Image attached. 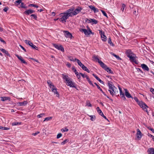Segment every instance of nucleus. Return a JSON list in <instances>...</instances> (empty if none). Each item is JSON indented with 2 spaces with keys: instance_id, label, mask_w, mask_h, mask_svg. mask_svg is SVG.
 Masks as SVG:
<instances>
[{
  "instance_id": "4",
  "label": "nucleus",
  "mask_w": 154,
  "mask_h": 154,
  "mask_svg": "<svg viewBox=\"0 0 154 154\" xmlns=\"http://www.w3.org/2000/svg\"><path fill=\"white\" fill-rule=\"evenodd\" d=\"M129 60L132 63H134L136 64H138V60H137L136 58H137L135 54L134 55L130 56L129 57Z\"/></svg>"
},
{
  "instance_id": "64",
  "label": "nucleus",
  "mask_w": 154,
  "mask_h": 154,
  "mask_svg": "<svg viewBox=\"0 0 154 154\" xmlns=\"http://www.w3.org/2000/svg\"><path fill=\"white\" fill-rule=\"evenodd\" d=\"M150 91L153 94H154V89L151 88L150 89Z\"/></svg>"
},
{
  "instance_id": "61",
  "label": "nucleus",
  "mask_w": 154,
  "mask_h": 154,
  "mask_svg": "<svg viewBox=\"0 0 154 154\" xmlns=\"http://www.w3.org/2000/svg\"><path fill=\"white\" fill-rule=\"evenodd\" d=\"M133 99L137 103L139 102L137 97H135L133 98Z\"/></svg>"
},
{
  "instance_id": "38",
  "label": "nucleus",
  "mask_w": 154,
  "mask_h": 154,
  "mask_svg": "<svg viewBox=\"0 0 154 154\" xmlns=\"http://www.w3.org/2000/svg\"><path fill=\"white\" fill-rule=\"evenodd\" d=\"M0 129H2V130H8L10 129V128H9L5 127L0 126Z\"/></svg>"
},
{
  "instance_id": "22",
  "label": "nucleus",
  "mask_w": 154,
  "mask_h": 154,
  "mask_svg": "<svg viewBox=\"0 0 154 154\" xmlns=\"http://www.w3.org/2000/svg\"><path fill=\"white\" fill-rule=\"evenodd\" d=\"M118 88H119V91H120V95L121 97H124L125 94H124V93L123 92L121 88L119 86H118Z\"/></svg>"
},
{
  "instance_id": "55",
  "label": "nucleus",
  "mask_w": 154,
  "mask_h": 154,
  "mask_svg": "<svg viewBox=\"0 0 154 154\" xmlns=\"http://www.w3.org/2000/svg\"><path fill=\"white\" fill-rule=\"evenodd\" d=\"M45 114L44 113H41L40 114L38 115L37 116V117L38 118H40L42 117L43 116H44Z\"/></svg>"
},
{
  "instance_id": "51",
  "label": "nucleus",
  "mask_w": 154,
  "mask_h": 154,
  "mask_svg": "<svg viewBox=\"0 0 154 154\" xmlns=\"http://www.w3.org/2000/svg\"><path fill=\"white\" fill-rule=\"evenodd\" d=\"M86 104L88 106H90V107L92 106L91 104L90 103V102L89 101H86Z\"/></svg>"
},
{
  "instance_id": "46",
  "label": "nucleus",
  "mask_w": 154,
  "mask_h": 154,
  "mask_svg": "<svg viewBox=\"0 0 154 154\" xmlns=\"http://www.w3.org/2000/svg\"><path fill=\"white\" fill-rule=\"evenodd\" d=\"M30 16L33 17L34 19L35 20H37V17L36 15L35 14H32L30 15Z\"/></svg>"
},
{
  "instance_id": "43",
  "label": "nucleus",
  "mask_w": 154,
  "mask_h": 154,
  "mask_svg": "<svg viewBox=\"0 0 154 154\" xmlns=\"http://www.w3.org/2000/svg\"><path fill=\"white\" fill-rule=\"evenodd\" d=\"M76 76V77H77L78 78V79L79 80H80L81 79V75L79 73V72H78V73H77L76 74H75Z\"/></svg>"
},
{
  "instance_id": "57",
  "label": "nucleus",
  "mask_w": 154,
  "mask_h": 154,
  "mask_svg": "<svg viewBox=\"0 0 154 154\" xmlns=\"http://www.w3.org/2000/svg\"><path fill=\"white\" fill-rule=\"evenodd\" d=\"M68 142V140H67V139H66L64 141H63V142H62L61 143V145H64V144L66 143H67V142Z\"/></svg>"
},
{
  "instance_id": "19",
  "label": "nucleus",
  "mask_w": 154,
  "mask_h": 154,
  "mask_svg": "<svg viewBox=\"0 0 154 154\" xmlns=\"http://www.w3.org/2000/svg\"><path fill=\"white\" fill-rule=\"evenodd\" d=\"M147 152L149 154H154V149L151 148L148 149L147 150Z\"/></svg>"
},
{
  "instance_id": "62",
  "label": "nucleus",
  "mask_w": 154,
  "mask_h": 154,
  "mask_svg": "<svg viewBox=\"0 0 154 154\" xmlns=\"http://www.w3.org/2000/svg\"><path fill=\"white\" fill-rule=\"evenodd\" d=\"M19 46L20 47V48L24 51H25V52H26V50L21 45H20Z\"/></svg>"
},
{
  "instance_id": "26",
  "label": "nucleus",
  "mask_w": 154,
  "mask_h": 154,
  "mask_svg": "<svg viewBox=\"0 0 154 154\" xmlns=\"http://www.w3.org/2000/svg\"><path fill=\"white\" fill-rule=\"evenodd\" d=\"M68 58L70 61L73 62L77 61L76 59H77L76 58H75L74 59L72 57L70 56H68Z\"/></svg>"
},
{
  "instance_id": "36",
  "label": "nucleus",
  "mask_w": 154,
  "mask_h": 154,
  "mask_svg": "<svg viewBox=\"0 0 154 154\" xmlns=\"http://www.w3.org/2000/svg\"><path fill=\"white\" fill-rule=\"evenodd\" d=\"M29 46H30L33 49H35L37 50H38L37 49V47L35 45H34L32 42H31Z\"/></svg>"
},
{
  "instance_id": "17",
  "label": "nucleus",
  "mask_w": 154,
  "mask_h": 154,
  "mask_svg": "<svg viewBox=\"0 0 154 154\" xmlns=\"http://www.w3.org/2000/svg\"><path fill=\"white\" fill-rule=\"evenodd\" d=\"M125 95L126 97L128 98H131L132 99L133 98V97L131 96V94L128 92L127 89H125Z\"/></svg>"
},
{
  "instance_id": "13",
  "label": "nucleus",
  "mask_w": 154,
  "mask_h": 154,
  "mask_svg": "<svg viewBox=\"0 0 154 154\" xmlns=\"http://www.w3.org/2000/svg\"><path fill=\"white\" fill-rule=\"evenodd\" d=\"M137 137L139 140H140L142 137V133L140 130L137 129Z\"/></svg>"
},
{
  "instance_id": "20",
  "label": "nucleus",
  "mask_w": 154,
  "mask_h": 154,
  "mask_svg": "<svg viewBox=\"0 0 154 154\" xmlns=\"http://www.w3.org/2000/svg\"><path fill=\"white\" fill-rule=\"evenodd\" d=\"M0 50H1L2 52L5 53L8 56H10V55L8 51L5 49L2 48H0Z\"/></svg>"
},
{
  "instance_id": "34",
  "label": "nucleus",
  "mask_w": 154,
  "mask_h": 154,
  "mask_svg": "<svg viewBox=\"0 0 154 154\" xmlns=\"http://www.w3.org/2000/svg\"><path fill=\"white\" fill-rule=\"evenodd\" d=\"M87 27L88 28V35H89L91 34L94 35V33L92 32L91 29L88 27V26H87Z\"/></svg>"
},
{
  "instance_id": "11",
  "label": "nucleus",
  "mask_w": 154,
  "mask_h": 154,
  "mask_svg": "<svg viewBox=\"0 0 154 154\" xmlns=\"http://www.w3.org/2000/svg\"><path fill=\"white\" fill-rule=\"evenodd\" d=\"M125 54L128 57H129L130 56H131L134 54L130 49H128L126 50Z\"/></svg>"
},
{
  "instance_id": "32",
  "label": "nucleus",
  "mask_w": 154,
  "mask_h": 154,
  "mask_svg": "<svg viewBox=\"0 0 154 154\" xmlns=\"http://www.w3.org/2000/svg\"><path fill=\"white\" fill-rule=\"evenodd\" d=\"M52 92H53L54 94H57L56 96V97H59L60 95L57 91V88H56L54 90V91Z\"/></svg>"
},
{
  "instance_id": "25",
  "label": "nucleus",
  "mask_w": 154,
  "mask_h": 154,
  "mask_svg": "<svg viewBox=\"0 0 154 154\" xmlns=\"http://www.w3.org/2000/svg\"><path fill=\"white\" fill-rule=\"evenodd\" d=\"M96 109L99 114L101 116H102L103 113L101 110L100 109V108L99 107H97Z\"/></svg>"
},
{
  "instance_id": "8",
  "label": "nucleus",
  "mask_w": 154,
  "mask_h": 154,
  "mask_svg": "<svg viewBox=\"0 0 154 154\" xmlns=\"http://www.w3.org/2000/svg\"><path fill=\"white\" fill-rule=\"evenodd\" d=\"M53 46L55 48L59 50H60L61 51L64 52V49L62 45H58L57 44H53Z\"/></svg>"
},
{
  "instance_id": "30",
  "label": "nucleus",
  "mask_w": 154,
  "mask_h": 154,
  "mask_svg": "<svg viewBox=\"0 0 154 154\" xmlns=\"http://www.w3.org/2000/svg\"><path fill=\"white\" fill-rule=\"evenodd\" d=\"M47 82L50 88H52V86H54V85L52 84V83L51 82V81L50 80H48L47 81Z\"/></svg>"
},
{
  "instance_id": "50",
  "label": "nucleus",
  "mask_w": 154,
  "mask_h": 154,
  "mask_svg": "<svg viewBox=\"0 0 154 154\" xmlns=\"http://www.w3.org/2000/svg\"><path fill=\"white\" fill-rule=\"evenodd\" d=\"M72 70L75 72V74L77 73H78V72L77 71V70L75 68L74 66H73L72 67Z\"/></svg>"
},
{
  "instance_id": "10",
  "label": "nucleus",
  "mask_w": 154,
  "mask_h": 154,
  "mask_svg": "<svg viewBox=\"0 0 154 154\" xmlns=\"http://www.w3.org/2000/svg\"><path fill=\"white\" fill-rule=\"evenodd\" d=\"M65 36L66 38H72V34L69 31H63Z\"/></svg>"
},
{
  "instance_id": "45",
  "label": "nucleus",
  "mask_w": 154,
  "mask_h": 154,
  "mask_svg": "<svg viewBox=\"0 0 154 154\" xmlns=\"http://www.w3.org/2000/svg\"><path fill=\"white\" fill-rule=\"evenodd\" d=\"M29 6H32L36 8H38V5H34L33 4H30L29 5Z\"/></svg>"
},
{
  "instance_id": "6",
  "label": "nucleus",
  "mask_w": 154,
  "mask_h": 154,
  "mask_svg": "<svg viewBox=\"0 0 154 154\" xmlns=\"http://www.w3.org/2000/svg\"><path fill=\"white\" fill-rule=\"evenodd\" d=\"M138 104L140 107L142 108L144 110H145L146 108L148 107V106L145 103L142 101H139L138 103Z\"/></svg>"
},
{
  "instance_id": "24",
  "label": "nucleus",
  "mask_w": 154,
  "mask_h": 154,
  "mask_svg": "<svg viewBox=\"0 0 154 154\" xmlns=\"http://www.w3.org/2000/svg\"><path fill=\"white\" fill-rule=\"evenodd\" d=\"M133 14L135 15H137L138 14V9L137 8H134Z\"/></svg>"
},
{
  "instance_id": "3",
  "label": "nucleus",
  "mask_w": 154,
  "mask_h": 154,
  "mask_svg": "<svg viewBox=\"0 0 154 154\" xmlns=\"http://www.w3.org/2000/svg\"><path fill=\"white\" fill-rule=\"evenodd\" d=\"M108 86L109 87V90L108 91L109 92L110 94L113 97L115 94H117L118 91L117 88L115 87L111 83L109 82L108 83Z\"/></svg>"
},
{
  "instance_id": "63",
  "label": "nucleus",
  "mask_w": 154,
  "mask_h": 154,
  "mask_svg": "<svg viewBox=\"0 0 154 154\" xmlns=\"http://www.w3.org/2000/svg\"><path fill=\"white\" fill-rule=\"evenodd\" d=\"M40 133V132L39 131H37L35 133H33L32 135L34 136H35L37 135L38 134H39Z\"/></svg>"
},
{
  "instance_id": "59",
  "label": "nucleus",
  "mask_w": 154,
  "mask_h": 154,
  "mask_svg": "<svg viewBox=\"0 0 154 154\" xmlns=\"http://www.w3.org/2000/svg\"><path fill=\"white\" fill-rule=\"evenodd\" d=\"M62 136V134L61 133L58 134L57 135V138L58 139L60 138Z\"/></svg>"
},
{
  "instance_id": "1",
  "label": "nucleus",
  "mask_w": 154,
  "mask_h": 154,
  "mask_svg": "<svg viewBox=\"0 0 154 154\" xmlns=\"http://www.w3.org/2000/svg\"><path fill=\"white\" fill-rule=\"evenodd\" d=\"M71 10L69 11V9L66 10L65 12L62 13L60 14L61 17H62L61 18L59 19V20L60 22L64 23L66 22V20H67L69 17H71L70 15V12Z\"/></svg>"
},
{
  "instance_id": "7",
  "label": "nucleus",
  "mask_w": 154,
  "mask_h": 154,
  "mask_svg": "<svg viewBox=\"0 0 154 154\" xmlns=\"http://www.w3.org/2000/svg\"><path fill=\"white\" fill-rule=\"evenodd\" d=\"M138 104L140 107L142 108L144 110H145L146 108L148 107V106L145 103L142 101H139L138 103Z\"/></svg>"
},
{
  "instance_id": "47",
  "label": "nucleus",
  "mask_w": 154,
  "mask_h": 154,
  "mask_svg": "<svg viewBox=\"0 0 154 154\" xmlns=\"http://www.w3.org/2000/svg\"><path fill=\"white\" fill-rule=\"evenodd\" d=\"M69 131V129L67 128H63L61 129V131L63 132H67Z\"/></svg>"
},
{
  "instance_id": "39",
  "label": "nucleus",
  "mask_w": 154,
  "mask_h": 154,
  "mask_svg": "<svg viewBox=\"0 0 154 154\" xmlns=\"http://www.w3.org/2000/svg\"><path fill=\"white\" fill-rule=\"evenodd\" d=\"M112 55L115 57L118 60H120L122 59L119 56L117 55L114 53L112 54Z\"/></svg>"
},
{
  "instance_id": "27",
  "label": "nucleus",
  "mask_w": 154,
  "mask_h": 154,
  "mask_svg": "<svg viewBox=\"0 0 154 154\" xmlns=\"http://www.w3.org/2000/svg\"><path fill=\"white\" fill-rule=\"evenodd\" d=\"M93 60L95 61L96 62H98L99 63V61H100V60L98 58V57L97 56H94L93 57Z\"/></svg>"
},
{
  "instance_id": "49",
  "label": "nucleus",
  "mask_w": 154,
  "mask_h": 154,
  "mask_svg": "<svg viewBox=\"0 0 154 154\" xmlns=\"http://www.w3.org/2000/svg\"><path fill=\"white\" fill-rule=\"evenodd\" d=\"M89 8L91 9V10L94 11L95 9V8L93 5H91L89 6Z\"/></svg>"
},
{
  "instance_id": "28",
  "label": "nucleus",
  "mask_w": 154,
  "mask_h": 154,
  "mask_svg": "<svg viewBox=\"0 0 154 154\" xmlns=\"http://www.w3.org/2000/svg\"><path fill=\"white\" fill-rule=\"evenodd\" d=\"M76 60L78 64L82 68L84 65L82 64L79 59H76Z\"/></svg>"
},
{
  "instance_id": "53",
  "label": "nucleus",
  "mask_w": 154,
  "mask_h": 154,
  "mask_svg": "<svg viewBox=\"0 0 154 154\" xmlns=\"http://www.w3.org/2000/svg\"><path fill=\"white\" fill-rule=\"evenodd\" d=\"M22 0H17V1H16V2L17 4V5H20V4L22 2Z\"/></svg>"
},
{
  "instance_id": "31",
  "label": "nucleus",
  "mask_w": 154,
  "mask_h": 154,
  "mask_svg": "<svg viewBox=\"0 0 154 154\" xmlns=\"http://www.w3.org/2000/svg\"><path fill=\"white\" fill-rule=\"evenodd\" d=\"M108 43L109 44H110V45L112 46H114V45L112 42L111 38L110 37L108 38Z\"/></svg>"
},
{
  "instance_id": "58",
  "label": "nucleus",
  "mask_w": 154,
  "mask_h": 154,
  "mask_svg": "<svg viewBox=\"0 0 154 154\" xmlns=\"http://www.w3.org/2000/svg\"><path fill=\"white\" fill-rule=\"evenodd\" d=\"M20 61H21V62L22 63L25 64H27V63L24 60L22 59L20 60Z\"/></svg>"
},
{
  "instance_id": "48",
  "label": "nucleus",
  "mask_w": 154,
  "mask_h": 154,
  "mask_svg": "<svg viewBox=\"0 0 154 154\" xmlns=\"http://www.w3.org/2000/svg\"><path fill=\"white\" fill-rule=\"evenodd\" d=\"M101 11L102 12L103 14L107 18H108V16L107 15V14L103 10H101Z\"/></svg>"
},
{
  "instance_id": "18",
  "label": "nucleus",
  "mask_w": 154,
  "mask_h": 154,
  "mask_svg": "<svg viewBox=\"0 0 154 154\" xmlns=\"http://www.w3.org/2000/svg\"><path fill=\"white\" fill-rule=\"evenodd\" d=\"M79 31L82 32H84L85 35H88V30L85 29H80Z\"/></svg>"
},
{
  "instance_id": "60",
  "label": "nucleus",
  "mask_w": 154,
  "mask_h": 154,
  "mask_svg": "<svg viewBox=\"0 0 154 154\" xmlns=\"http://www.w3.org/2000/svg\"><path fill=\"white\" fill-rule=\"evenodd\" d=\"M82 76V77H83V78H85V76H87V75H85V74H83L82 73L80 72L79 73Z\"/></svg>"
},
{
  "instance_id": "9",
  "label": "nucleus",
  "mask_w": 154,
  "mask_h": 154,
  "mask_svg": "<svg viewBox=\"0 0 154 154\" xmlns=\"http://www.w3.org/2000/svg\"><path fill=\"white\" fill-rule=\"evenodd\" d=\"M99 33L101 35L102 40L103 41H106L107 40V37L104 35V32L101 30H99Z\"/></svg>"
},
{
  "instance_id": "37",
  "label": "nucleus",
  "mask_w": 154,
  "mask_h": 154,
  "mask_svg": "<svg viewBox=\"0 0 154 154\" xmlns=\"http://www.w3.org/2000/svg\"><path fill=\"white\" fill-rule=\"evenodd\" d=\"M20 7L23 8H26L27 7L25 6V5L23 2H22L20 4Z\"/></svg>"
},
{
  "instance_id": "29",
  "label": "nucleus",
  "mask_w": 154,
  "mask_h": 154,
  "mask_svg": "<svg viewBox=\"0 0 154 154\" xmlns=\"http://www.w3.org/2000/svg\"><path fill=\"white\" fill-rule=\"evenodd\" d=\"M105 70L106 71L108 72H109L111 74L113 73L112 71L109 67H107L106 68Z\"/></svg>"
},
{
  "instance_id": "33",
  "label": "nucleus",
  "mask_w": 154,
  "mask_h": 154,
  "mask_svg": "<svg viewBox=\"0 0 154 154\" xmlns=\"http://www.w3.org/2000/svg\"><path fill=\"white\" fill-rule=\"evenodd\" d=\"M89 117L91 118L90 119L92 121H94L96 119V117L94 115L89 116Z\"/></svg>"
},
{
  "instance_id": "15",
  "label": "nucleus",
  "mask_w": 154,
  "mask_h": 154,
  "mask_svg": "<svg viewBox=\"0 0 154 154\" xmlns=\"http://www.w3.org/2000/svg\"><path fill=\"white\" fill-rule=\"evenodd\" d=\"M98 63L100 64V66L104 70H105L106 68L107 67V66L101 60L100 61H99Z\"/></svg>"
},
{
  "instance_id": "35",
  "label": "nucleus",
  "mask_w": 154,
  "mask_h": 154,
  "mask_svg": "<svg viewBox=\"0 0 154 154\" xmlns=\"http://www.w3.org/2000/svg\"><path fill=\"white\" fill-rule=\"evenodd\" d=\"M82 68L83 70L86 71L88 73H89L90 72L89 69L87 68V67L85 66V65Z\"/></svg>"
},
{
  "instance_id": "42",
  "label": "nucleus",
  "mask_w": 154,
  "mask_h": 154,
  "mask_svg": "<svg viewBox=\"0 0 154 154\" xmlns=\"http://www.w3.org/2000/svg\"><path fill=\"white\" fill-rule=\"evenodd\" d=\"M21 124V122H15L12 123V125H20Z\"/></svg>"
},
{
  "instance_id": "21",
  "label": "nucleus",
  "mask_w": 154,
  "mask_h": 154,
  "mask_svg": "<svg viewBox=\"0 0 154 154\" xmlns=\"http://www.w3.org/2000/svg\"><path fill=\"white\" fill-rule=\"evenodd\" d=\"M27 103V101H25L19 103L18 105L20 106H24L26 105Z\"/></svg>"
},
{
  "instance_id": "52",
  "label": "nucleus",
  "mask_w": 154,
  "mask_h": 154,
  "mask_svg": "<svg viewBox=\"0 0 154 154\" xmlns=\"http://www.w3.org/2000/svg\"><path fill=\"white\" fill-rule=\"evenodd\" d=\"M125 4H123L122 5V8H121V10L123 11L124 10L125 8Z\"/></svg>"
},
{
  "instance_id": "40",
  "label": "nucleus",
  "mask_w": 154,
  "mask_h": 154,
  "mask_svg": "<svg viewBox=\"0 0 154 154\" xmlns=\"http://www.w3.org/2000/svg\"><path fill=\"white\" fill-rule=\"evenodd\" d=\"M91 20H92V22L93 23L92 24H97L98 23L97 21L96 20L92 19H91Z\"/></svg>"
},
{
  "instance_id": "54",
  "label": "nucleus",
  "mask_w": 154,
  "mask_h": 154,
  "mask_svg": "<svg viewBox=\"0 0 154 154\" xmlns=\"http://www.w3.org/2000/svg\"><path fill=\"white\" fill-rule=\"evenodd\" d=\"M85 22L86 23H90L92 22V20H91V19L90 20H88V19H86L85 20Z\"/></svg>"
},
{
  "instance_id": "2",
  "label": "nucleus",
  "mask_w": 154,
  "mask_h": 154,
  "mask_svg": "<svg viewBox=\"0 0 154 154\" xmlns=\"http://www.w3.org/2000/svg\"><path fill=\"white\" fill-rule=\"evenodd\" d=\"M82 9V8L79 6L77 7L75 9L74 7H72L69 9V11L71 10L70 11V12L71 13L70 15L71 17L76 15L79 13Z\"/></svg>"
},
{
  "instance_id": "41",
  "label": "nucleus",
  "mask_w": 154,
  "mask_h": 154,
  "mask_svg": "<svg viewBox=\"0 0 154 154\" xmlns=\"http://www.w3.org/2000/svg\"><path fill=\"white\" fill-rule=\"evenodd\" d=\"M24 42L26 44L28 45H30L32 42L30 41L27 40H24Z\"/></svg>"
},
{
  "instance_id": "16",
  "label": "nucleus",
  "mask_w": 154,
  "mask_h": 154,
  "mask_svg": "<svg viewBox=\"0 0 154 154\" xmlns=\"http://www.w3.org/2000/svg\"><path fill=\"white\" fill-rule=\"evenodd\" d=\"M0 98L1 100L3 101H4L7 100L10 101L11 100V98L9 97H1Z\"/></svg>"
},
{
  "instance_id": "14",
  "label": "nucleus",
  "mask_w": 154,
  "mask_h": 154,
  "mask_svg": "<svg viewBox=\"0 0 154 154\" xmlns=\"http://www.w3.org/2000/svg\"><path fill=\"white\" fill-rule=\"evenodd\" d=\"M141 67L142 69L145 71H149V69L148 66L144 64H141Z\"/></svg>"
},
{
  "instance_id": "12",
  "label": "nucleus",
  "mask_w": 154,
  "mask_h": 154,
  "mask_svg": "<svg viewBox=\"0 0 154 154\" xmlns=\"http://www.w3.org/2000/svg\"><path fill=\"white\" fill-rule=\"evenodd\" d=\"M35 11L32 9H29L26 10L24 12V13L27 15H28L31 14L33 13H34Z\"/></svg>"
},
{
  "instance_id": "44",
  "label": "nucleus",
  "mask_w": 154,
  "mask_h": 154,
  "mask_svg": "<svg viewBox=\"0 0 154 154\" xmlns=\"http://www.w3.org/2000/svg\"><path fill=\"white\" fill-rule=\"evenodd\" d=\"M52 119V117H49L46 118L45 120L43 121V122L45 121H48Z\"/></svg>"
},
{
  "instance_id": "5",
  "label": "nucleus",
  "mask_w": 154,
  "mask_h": 154,
  "mask_svg": "<svg viewBox=\"0 0 154 154\" xmlns=\"http://www.w3.org/2000/svg\"><path fill=\"white\" fill-rule=\"evenodd\" d=\"M66 85L67 86H70V87L75 88L77 90H78L77 87L75 86V83L73 82L70 78L67 82Z\"/></svg>"
},
{
  "instance_id": "56",
  "label": "nucleus",
  "mask_w": 154,
  "mask_h": 154,
  "mask_svg": "<svg viewBox=\"0 0 154 154\" xmlns=\"http://www.w3.org/2000/svg\"><path fill=\"white\" fill-rule=\"evenodd\" d=\"M15 56L17 57V58L20 60L22 59L23 58L21 56H19L17 54H15Z\"/></svg>"
},
{
  "instance_id": "23",
  "label": "nucleus",
  "mask_w": 154,
  "mask_h": 154,
  "mask_svg": "<svg viewBox=\"0 0 154 154\" xmlns=\"http://www.w3.org/2000/svg\"><path fill=\"white\" fill-rule=\"evenodd\" d=\"M62 75L63 76V79L65 80L66 82L68 81L70 79L67 75H64L63 74H62Z\"/></svg>"
}]
</instances>
